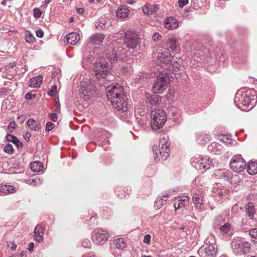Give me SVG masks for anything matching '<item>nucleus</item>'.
I'll use <instances>...</instances> for the list:
<instances>
[{"label":"nucleus","instance_id":"obj_25","mask_svg":"<svg viewBox=\"0 0 257 257\" xmlns=\"http://www.w3.org/2000/svg\"><path fill=\"white\" fill-rule=\"evenodd\" d=\"M247 171L250 174H255L257 173V163L253 162H250L247 166Z\"/></svg>","mask_w":257,"mask_h":257},{"label":"nucleus","instance_id":"obj_28","mask_svg":"<svg viewBox=\"0 0 257 257\" xmlns=\"http://www.w3.org/2000/svg\"><path fill=\"white\" fill-rule=\"evenodd\" d=\"M147 97L148 100L149 101L150 105H155L159 100V98L156 94L150 95L149 94H147Z\"/></svg>","mask_w":257,"mask_h":257},{"label":"nucleus","instance_id":"obj_52","mask_svg":"<svg viewBox=\"0 0 257 257\" xmlns=\"http://www.w3.org/2000/svg\"><path fill=\"white\" fill-rule=\"evenodd\" d=\"M84 10L82 8H79L77 9V12L80 14H82L84 13Z\"/></svg>","mask_w":257,"mask_h":257},{"label":"nucleus","instance_id":"obj_57","mask_svg":"<svg viewBox=\"0 0 257 257\" xmlns=\"http://www.w3.org/2000/svg\"><path fill=\"white\" fill-rule=\"evenodd\" d=\"M142 257H152V256L150 255H143V256H142Z\"/></svg>","mask_w":257,"mask_h":257},{"label":"nucleus","instance_id":"obj_48","mask_svg":"<svg viewBox=\"0 0 257 257\" xmlns=\"http://www.w3.org/2000/svg\"><path fill=\"white\" fill-rule=\"evenodd\" d=\"M127 45L131 47H133L134 45H137V40H135V42H131L130 40L127 41Z\"/></svg>","mask_w":257,"mask_h":257},{"label":"nucleus","instance_id":"obj_16","mask_svg":"<svg viewBox=\"0 0 257 257\" xmlns=\"http://www.w3.org/2000/svg\"><path fill=\"white\" fill-rule=\"evenodd\" d=\"M17 190V187L13 185L2 184L0 186V191L4 193H13Z\"/></svg>","mask_w":257,"mask_h":257},{"label":"nucleus","instance_id":"obj_58","mask_svg":"<svg viewBox=\"0 0 257 257\" xmlns=\"http://www.w3.org/2000/svg\"><path fill=\"white\" fill-rule=\"evenodd\" d=\"M89 2L91 3H93V0H88Z\"/></svg>","mask_w":257,"mask_h":257},{"label":"nucleus","instance_id":"obj_49","mask_svg":"<svg viewBox=\"0 0 257 257\" xmlns=\"http://www.w3.org/2000/svg\"><path fill=\"white\" fill-rule=\"evenodd\" d=\"M16 127V124L15 123H11L9 126V130L12 132Z\"/></svg>","mask_w":257,"mask_h":257},{"label":"nucleus","instance_id":"obj_47","mask_svg":"<svg viewBox=\"0 0 257 257\" xmlns=\"http://www.w3.org/2000/svg\"><path fill=\"white\" fill-rule=\"evenodd\" d=\"M36 34L37 37L42 38L43 37L44 33L41 30H39L36 32Z\"/></svg>","mask_w":257,"mask_h":257},{"label":"nucleus","instance_id":"obj_2","mask_svg":"<svg viewBox=\"0 0 257 257\" xmlns=\"http://www.w3.org/2000/svg\"><path fill=\"white\" fill-rule=\"evenodd\" d=\"M168 141L167 138H163L160 140L159 146L154 147L153 152L156 155L154 157L155 160H158V161H160L159 154L160 155L162 159L163 160H166L169 157L170 149L169 148V143Z\"/></svg>","mask_w":257,"mask_h":257},{"label":"nucleus","instance_id":"obj_56","mask_svg":"<svg viewBox=\"0 0 257 257\" xmlns=\"http://www.w3.org/2000/svg\"><path fill=\"white\" fill-rule=\"evenodd\" d=\"M73 20H74L73 17H71V18H70L69 21L70 22H72L73 21Z\"/></svg>","mask_w":257,"mask_h":257},{"label":"nucleus","instance_id":"obj_21","mask_svg":"<svg viewBox=\"0 0 257 257\" xmlns=\"http://www.w3.org/2000/svg\"><path fill=\"white\" fill-rule=\"evenodd\" d=\"M156 82H159L161 84H165L168 85V77L166 74L164 73H160L157 75Z\"/></svg>","mask_w":257,"mask_h":257},{"label":"nucleus","instance_id":"obj_40","mask_svg":"<svg viewBox=\"0 0 257 257\" xmlns=\"http://www.w3.org/2000/svg\"><path fill=\"white\" fill-rule=\"evenodd\" d=\"M57 92V87L56 86H54L52 87L51 89L48 92L49 95L51 96L54 95Z\"/></svg>","mask_w":257,"mask_h":257},{"label":"nucleus","instance_id":"obj_54","mask_svg":"<svg viewBox=\"0 0 257 257\" xmlns=\"http://www.w3.org/2000/svg\"><path fill=\"white\" fill-rule=\"evenodd\" d=\"M168 197V194H166L163 196V198L162 199V201L163 202V200H166L165 198H167Z\"/></svg>","mask_w":257,"mask_h":257},{"label":"nucleus","instance_id":"obj_1","mask_svg":"<svg viewBox=\"0 0 257 257\" xmlns=\"http://www.w3.org/2000/svg\"><path fill=\"white\" fill-rule=\"evenodd\" d=\"M106 92L107 99L111 101L115 108L123 112L127 111V103L123 95V88L120 85L108 86Z\"/></svg>","mask_w":257,"mask_h":257},{"label":"nucleus","instance_id":"obj_53","mask_svg":"<svg viewBox=\"0 0 257 257\" xmlns=\"http://www.w3.org/2000/svg\"><path fill=\"white\" fill-rule=\"evenodd\" d=\"M18 119L21 123H22L24 121L25 117L23 116H20L18 117Z\"/></svg>","mask_w":257,"mask_h":257},{"label":"nucleus","instance_id":"obj_31","mask_svg":"<svg viewBox=\"0 0 257 257\" xmlns=\"http://www.w3.org/2000/svg\"><path fill=\"white\" fill-rule=\"evenodd\" d=\"M7 139L9 142H12L15 144L18 147L21 146V143L19 142L18 139L15 136L9 135L7 136Z\"/></svg>","mask_w":257,"mask_h":257},{"label":"nucleus","instance_id":"obj_32","mask_svg":"<svg viewBox=\"0 0 257 257\" xmlns=\"http://www.w3.org/2000/svg\"><path fill=\"white\" fill-rule=\"evenodd\" d=\"M220 229L224 233H228L230 230V225L228 223H225L220 227Z\"/></svg>","mask_w":257,"mask_h":257},{"label":"nucleus","instance_id":"obj_27","mask_svg":"<svg viewBox=\"0 0 257 257\" xmlns=\"http://www.w3.org/2000/svg\"><path fill=\"white\" fill-rule=\"evenodd\" d=\"M31 169L34 172H39L43 169L41 163L38 162H34L31 165Z\"/></svg>","mask_w":257,"mask_h":257},{"label":"nucleus","instance_id":"obj_10","mask_svg":"<svg viewBox=\"0 0 257 257\" xmlns=\"http://www.w3.org/2000/svg\"><path fill=\"white\" fill-rule=\"evenodd\" d=\"M214 239H212L211 244H206L205 246L199 249V251L201 253L204 252L205 254L208 255H213L216 253V247L213 244Z\"/></svg>","mask_w":257,"mask_h":257},{"label":"nucleus","instance_id":"obj_8","mask_svg":"<svg viewBox=\"0 0 257 257\" xmlns=\"http://www.w3.org/2000/svg\"><path fill=\"white\" fill-rule=\"evenodd\" d=\"M250 244L247 242H240L238 240L234 241L232 243V247L234 249L238 250L243 253L248 252L250 249Z\"/></svg>","mask_w":257,"mask_h":257},{"label":"nucleus","instance_id":"obj_42","mask_svg":"<svg viewBox=\"0 0 257 257\" xmlns=\"http://www.w3.org/2000/svg\"><path fill=\"white\" fill-rule=\"evenodd\" d=\"M8 246L11 248V250H14L16 249L17 245L13 241H10L8 242Z\"/></svg>","mask_w":257,"mask_h":257},{"label":"nucleus","instance_id":"obj_33","mask_svg":"<svg viewBox=\"0 0 257 257\" xmlns=\"http://www.w3.org/2000/svg\"><path fill=\"white\" fill-rule=\"evenodd\" d=\"M42 14V11L38 8H35L33 10L34 17L36 19L40 18Z\"/></svg>","mask_w":257,"mask_h":257},{"label":"nucleus","instance_id":"obj_17","mask_svg":"<svg viewBox=\"0 0 257 257\" xmlns=\"http://www.w3.org/2000/svg\"><path fill=\"white\" fill-rule=\"evenodd\" d=\"M80 36L78 34L72 33L67 36V42L72 45H75L79 40Z\"/></svg>","mask_w":257,"mask_h":257},{"label":"nucleus","instance_id":"obj_29","mask_svg":"<svg viewBox=\"0 0 257 257\" xmlns=\"http://www.w3.org/2000/svg\"><path fill=\"white\" fill-rule=\"evenodd\" d=\"M169 47L172 51H174L177 48V40L175 38H171L168 43Z\"/></svg>","mask_w":257,"mask_h":257},{"label":"nucleus","instance_id":"obj_30","mask_svg":"<svg viewBox=\"0 0 257 257\" xmlns=\"http://www.w3.org/2000/svg\"><path fill=\"white\" fill-rule=\"evenodd\" d=\"M25 39H26V41H27V42L29 43H32L35 40V38L34 36L29 31L26 32Z\"/></svg>","mask_w":257,"mask_h":257},{"label":"nucleus","instance_id":"obj_36","mask_svg":"<svg viewBox=\"0 0 257 257\" xmlns=\"http://www.w3.org/2000/svg\"><path fill=\"white\" fill-rule=\"evenodd\" d=\"M194 199L197 205H200L202 204V199L201 197L199 196L198 195L196 196L194 198Z\"/></svg>","mask_w":257,"mask_h":257},{"label":"nucleus","instance_id":"obj_18","mask_svg":"<svg viewBox=\"0 0 257 257\" xmlns=\"http://www.w3.org/2000/svg\"><path fill=\"white\" fill-rule=\"evenodd\" d=\"M43 77L41 75L32 78L29 82V86L31 87L37 88L40 87L42 81Z\"/></svg>","mask_w":257,"mask_h":257},{"label":"nucleus","instance_id":"obj_37","mask_svg":"<svg viewBox=\"0 0 257 257\" xmlns=\"http://www.w3.org/2000/svg\"><path fill=\"white\" fill-rule=\"evenodd\" d=\"M151 235L150 234H147L144 237L143 242L145 243L149 244L151 242Z\"/></svg>","mask_w":257,"mask_h":257},{"label":"nucleus","instance_id":"obj_22","mask_svg":"<svg viewBox=\"0 0 257 257\" xmlns=\"http://www.w3.org/2000/svg\"><path fill=\"white\" fill-rule=\"evenodd\" d=\"M167 86V84L155 82L153 87V91L155 93H162L166 89Z\"/></svg>","mask_w":257,"mask_h":257},{"label":"nucleus","instance_id":"obj_7","mask_svg":"<svg viewBox=\"0 0 257 257\" xmlns=\"http://www.w3.org/2000/svg\"><path fill=\"white\" fill-rule=\"evenodd\" d=\"M245 166L244 161L241 158L233 159L230 162V167L233 171L235 172H240L243 170Z\"/></svg>","mask_w":257,"mask_h":257},{"label":"nucleus","instance_id":"obj_9","mask_svg":"<svg viewBox=\"0 0 257 257\" xmlns=\"http://www.w3.org/2000/svg\"><path fill=\"white\" fill-rule=\"evenodd\" d=\"M108 233L104 231H95L92 233V239L94 242H100L108 238Z\"/></svg>","mask_w":257,"mask_h":257},{"label":"nucleus","instance_id":"obj_51","mask_svg":"<svg viewBox=\"0 0 257 257\" xmlns=\"http://www.w3.org/2000/svg\"><path fill=\"white\" fill-rule=\"evenodd\" d=\"M136 2V0H126V3L129 5H133Z\"/></svg>","mask_w":257,"mask_h":257},{"label":"nucleus","instance_id":"obj_3","mask_svg":"<svg viewBox=\"0 0 257 257\" xmlns=\"http://www.w3.org/2000/svg\"><path fill=\"white\" fill-rule=\"evenodd\" d=\"M166 120V113L162 109H155L151 114V127L154 130H158L164 125Z\"/></svg>","mask_w":257,"mask_h":257},{"label":"nucleus","instance_id":"obj_23","mask_svg":"<svg viewBox=\"0 0 257 257\" xmlns=\"http://www.w3.org/2000/svg\"><path fill=\"white\" fill-rule=\"evenodd\" d=\"M197 163L198 166L196 167L200 170H203L209 165V161L206 158H201L197 162Z\"/></svg>","mask_w":257,"mask_h":257},{"label":"nucleus","instance_id":"obj_38","mask_svg":"<svg viewBox=\"0 0 257 257\" xmlns=\"http://www.w3.org/2000/svg\"><path fill=\"white\" fill-rule=\"evenodd\" d=\"M54 127V124L51 122H49L46 123V130L47 131H51Z\"/></svg>","mask_w":257,"mask_h":257},{"label":"nucleus","instance_id":"obj_15","mask_svg":"<svg viewBox=\"0 0 257 257\" xmlns=\"http://www.w3.org/2000/svg\"><path fill=\"white\" fill-rule=\"evenodd\" d=\"M158 7L154 5L146 4L142 8L143 13L147 15H152L158 10Z\"/></svg>","mask_w":257,"mask_h":257},{"label":"nucleus","instance_id":"obj_5","mask_svg":"<svg viewBox=\"0 0 257 257\" xmlns=\"http://www.w3.org/2000/svg\"><path fill=\"white\" fill-rule=\"evenodd\" d=\"M80 87V93L85 96H87L88 97L87 98H89V96L95 90L94 86L91 84L89 79H86L81 81Z\"/></svg>","mask_w":257,"mask_h":257},{"label":"nucleus","instance_id":"obj_19","mask_svg":"<svg viewBox=\"0 0 257 257\" xmlns=\"http://www.w3.org/2000/svg\"><path fill=\"white\" fill-rule=\"evenodd\" d=\"M104 39V36L100 34H95L91 36L90 41L93 45H99Z\"/></svg>","mask_w":257,"mask_h":257},{"label":"nucleus","instance_id":"obj_4","mask_svg":"<svg viewBox=\"0 0 257 257\" xmlns=\"http://www.w3.org/2000/svg\"><path fill=\"white\" fill-rule=\"evenodd\" d=\"M256 100V97L255 95L244 96L242 99L239 106L240 109L243 111H247L254 105Z\"/></svg>","mask_w":257,"mask_h":257},{"label":"nucleus","instance_id":"obj_20","mask_svg":"<svg viewBox=\"0 0 257 257\" xmlns=\"http://www.w3.org/2000/svg\"><path fill=\"white\" fill-rule=\"evenodd\" d=\"M27 125L32 130L36 132L41 128V125L33 119H29L27 121Z\"/></svg>","mask_w":257,"mask_h":257},{"label":"nucleus","instance_id":"obj_46","mask_svg":"<svg viewBox=\"0 0 257 257\" xmlns=\"http://www.w3.org/2000/svg\"><path fill=\"white\" fill-rule=\"evenodd\" d=\"M30 137V133L28 132H26L25 134L24 135V138L27 142L29 141Z\"/></svg>","mask_w":257,"mask_h":257},{"label":"nucleus","instance_id":"obj_43","mask_svg":"<svg viewBox=\"0 0 257 257\" xmlns=\"http://www.w3.org/2000/svg\"><path fill=\"white\" fill-rule=\"evenodd\" d=\"M188 3V0H179L178 4L180 7L183 8L185 5L187 4Z\"/></svg>","mask_w":257,"mask_h":257},{"label":"nucleus","instance_id":"obj_44","mask_svg":"<svg viewBox=\"0 0 257 257\" xmlns=\"http://www.w3.org/2000/svg\"><path fill=\"white\" fill-rule=\"evenodd\" d=\"M50 119L53 121H56L58 119V117L56 113H53L50 115Z\"/></svg>","mask_w":257,"mask_h":257},{"label":"nucleus","instance_id":"obj_39","mask_svg":"<svg viewBox=\"0 0 257 257\" xmlns=\"http://www.w3.org/2000/svg\"><path fill=\"white\" fill-rule=\"evenodd\" d=\"M249 234L252 237L257 239V230L256 229H252L250 230Z\"/></svg>","mask_w":257,"mask_h":257},{"label":"nucleus","instance_id":"obj_14","mask_svg":"<svg viewBox=\"0 0 257 257\" xmlns=\"http://www.w3.org/2000/svg\"><path fill=\"white\" fill-rule=\"evenodd\" d=\"M44 229L42 226L37 225L34 230V237L35 240L38 242H41L43 240Z\"/></svg>","mask_w":257,"mask_h":257},{"label":"nucleus","instance_id":"obj_34","mask_svg":"<svg viewBox=\"0 0 257 257\" xmlns=\"http://www.w3.org/2000/svg\"><path fill=\"white\" fill-rule=\"evenodd\" d=\"M4 151L8 153H12L13 152L12 146L9 144H7L4 148Z\"/></svg>","mask_w":257,"mask_h":257},{"label":"nucleus","instance_id":"obj_11","mask_svg":"<svg viewBox=\"0 0 257 257\" xmlns=\"http://www.w3.org/2000/svg\"><path fill=\"white\" fill-rule=\"evenodd\" d=\"M130 13V11L128 8L121 6L116 10V15L118 18L123 19L127 17Z\"/></svg>","mask_w":257,"mask_h":257},{"label":"nucleus","instance_id":"obj_24","mask_svg":"<svg viewBox=\"0 0 257 257\" xmlns=\"http://www.w3.org/2000/svg\"><path fill=\"white\" fill-rule=\"evenodd\" d=\"M246 213L250 218H252L254 214V208L252 203L249 202L246 205Z\"/></svg>","mask_w":257,"mask_h":257},{"label":"nucleus","instance_id":"obj_41","mask_svg":"<svg viewBox=\"0 0 257 257\" xmlns=\"http://www.w3.org/2000/svg\"><path fill=\"white\" fill-rule=\"evenodd\" d=\"M162 202H163L161 200L156 201L155 202L154 207L157 209L160 208L163 205Z\"/></svg>","mask_w":257,"mask_h":257},{"label":"nucleus","instance_id":"obj_12","mask_svg":"<svg viewBox=\"0 0 257 257\" xmlns=\"http://www.w3.org/2000/svg\"><path fill=\"white\" fill-rule=\"evenodd\" d=\"M164 26L166 28L172 30L177 28L178 23L175 19L170 17L165 20Z\"/></svg>","mask_w":257,"mask_h":257},{"label":"nucleus","instance_id":"obj_50","mask_svg":"<svg viewBox=\"0 0 257 257\" xmlns=\"http://www.w3.org/2000/svg\"><path fill=\"white\" fill-rule=\"evenodd\" d=\"M34 243L33 242H31L30 244H29V247H28V250L29 251H32L33 250V248H34Z\"/></svg>","mask_w":257,"mask_h":257},{"label":"nucleus","instance_id":"obj_13","mask_svg":"<svg viewBox=\"0 0 257 257\" xmlns=\"http://www.w3.org/2000/svg\"><path fill=\"white\" fill-rule=\"evenodd\" d=\"M157 57L160 62L168 63L171 59L172 56L168 52H158Z\"/></svg>","mask_w":257,"mask_h":257},{"label":"nucleus","instance_id":"obj_6","mask_svg":"<svg viewBox=\"0 0 257 257\" xmlns=\"http://www.w3.org/2000/svg\"><path fill=\"white\" fill-rule=\"evenodd\" d=\"M110 65L108 64L106 65L105 63H101L96 65L94 67V71L95 75L98 79H101L105 78L109 69H110Z\"/></svg>","mask_w":257,"mask_h":257},{"label":"nucleus","instance_id":"obj_55","mask_svg":"<svg viewBox=\"0 0 257 257\" xmlns=\"http://www.w3.org/2000/svg\"><path fill=\"white\" fill-rule=\"evenodd\" d=\"M174 207L176 209H179L180 207L179 204H177L176 203H175L174 204Z\"/></svg>","mask_w":257,"mask_h":257},{"label":"nucleus","instance_id":"obj_45","mask_svg":"<svg viewBox=\"0 0 257 257\" xmlns=\"http://www.w3.org/2000/svg\"><path fill=\"white\" fill-rule=\"evenodd\" d=\"M35 97V95L31 93H27L25 95L26 99H31Z\"/></svg>","mask_w":257,"mask_h":257},{"label":"nucleus","instance_id":"obj_26","mask_svg":"<svg viewBox=\"0 0 257 257\" xmlns=\"http://www.w3.org/2000/svg\"><path fill=\"white\" fill-rule=\"evenodd\" d=\"M114 243L116 247L118 248H123L125 247L126 244L124 239L118 238L114 240Z\"/></svg>","mask_w":257,"mask_h":257},{"label":"nucleus","instance_id":"obj_35","mask_svg":"<svg viewBox=\"0 0 257 257\" xmlns=\"http://www.w3.org/2000/svg\"><path fill=\"white\" fill-rule=\"evenodd\" d=\"M161 35L158 33H155L152 36V39L154 42L159 41L161 39Z\"/></svg>","mask_w":257,"mask_h":257}]
</instances>
